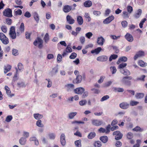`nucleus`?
<instances>
[{
  "label": "nucleus",
  "instance_id": "nucleus-1",
  "mask_svg": "<svg viewBox=\"0 0 147 147\" xmlns=\"http://www.w3.org/2000/svg\"><path fill=\"white\" fill-rule=\"evenodd\" d=\"M33 44L35 46H38L39 49H41L43 46V41L40 37H37L34 40Z\"/></svg>",
  "mask_w": 147,
  "mask_h": 147
},
{
  "label": "nucleus",
  "instance_id": "nucleus-2",
  "mask_svg": "<svg viewBox=\"0 0 147 147\" xmlns=\"http://www.w3.org/2000/svg\"><path fill=\"white\" fill-rule=\"evenodd\" d=\"M0 40L4 45H7L9 43L8 38L2 32H0Z\"/></svg>",
  "mask_w": 147,
  "mask_h": 147
},
{
  "label": "nucleus",
  "instance_id": "nucleus-3",
  "mask_svg": "<svg viewBox=\"0 0 147 147\" xmlns=\"http://www.w3.org/2000/svg\"><path fill=\"white\" fill-rule=\"evenodd\" d=\"M3 14L4 16L7 18H11L13 16L12 10L9 8L4 10L3 12Z\"/></svg>",
  "mask_w": 147,
  "mask_h": 147
},
{
  "label": "nucleus",
  "instance_id": "nucleus-4",
  "mask_svg": "<svg viewBox=\"0 0 147 147\" xmlns=\"http://www.w3.org/2000/svg\"><path fill=\"white\" fill-rule=\"evenodd\" d=\"M9 35L12 39H13L16 38V35L14 27L13 26L11 27L9 32Z\"/></svg>",
  "mask_w": 147,
  "mask_h": 147
},
{
  "label": "nucleus",
  "instance_id": "nucleus-5",
  "mask_svg": "<svg viewBox=\"0 0 147 147\" xmlns=\"http://www.w3.org/2000/svg\"><path fill=\"white\" fill-rule=\"evenodd\" d=\"M25 30V27L23 23H22L19 28L18 30H17V34L18 36L21 34L22 33L24 32Z\"/></svg>",
  "mask_w": 147,
  "mask_h": 147
},
{
  "label": "nucleus",
  "instance_id": "nucleus-6",
  "mask_svg": "<svg viewBox=\"0 0 147 147\" xmlns=\"http://www.w3.org/2000/svg\"><path fill=\"white\" fill-rule=\"evenodd\" d=\"M113 135L115 136V139L117 140L121 139L123 136L122 134L118 131H114L113 133Z\"/></svg>",
  "mask_w": 147,
  "mask_h": 147
},
{
  "label": "nucleus",
  "instance_id": "nucleus-7",
  "mask_svg": "<svg viewBox=\"0 0 147 147\" xmlns=\"http://www.w3.org/2000/svg\"><path fill=\"white\" fill-rule=\"evenodd\" d=\"M92 123L93 125L98 126L102 124V121L100 120L92 119Z\"/></svg>",
  "mask_w": 147,
  "mask_h": 147
},
{
  "label": "nucleus",
  "instance_id": "nucleus-8",
  "mask_svg": "<svg viewBox=\"0 0 147 147\" xmlns=\"http://www.w3.org/2000/svg\"><path fill=\"white\" fill-rule=\"evenodd\" d=\"M72 50L69 45H68L66 48L65 51H64L63 52L62 55L63 57H64L67 54V53H70L72 52Z\"/></svg>",
  "mask_w": 147,
  "mask_h": 147
},
{
  "label": "nucleus",
  "instance_id": "nucleus-9",
  "mask_svg": "<svg viewBox=\"0 0 147 147\" xmlns=\"http://www.w3.org/2000/svg\"><path fill=\"white\" fill-rule=\"evenodd\" d=\"M74 90L76 94H82L84 92L85 89L83 88L79 87L75 89Z\"/></svg>",
  "mask_w": 147,
  "mask_h": 147
},
{
  "label": "nucleus",
  "instance_id": "nucleus-10",
  "mask_svg": "<svg viewBox=\"0 0 147 147\" xmlns=\"http://www.w3.org/2000/svg\"><path fill=\"white\" fill-rule=\"evenodd\" d=\"M144 52L142 51H138L135 55L134 57V59L135 60L138 57L144 56Z\"/></svg>",
  "mask_w": 147,
  "mask_h": 147
},
{
  "label": "nucleus",
  "instance_id": "nucleus-11",
  "mask_svg": "<svg viewBox=\"0 0 147 147\" xmlns=\"http://www.w3.org/2000/svg\"><path fill=\"white\" fill-rule=\"evenodd\" d=\"M119 107L122 109H126L129 107V104L126 102H123L119 104Z\"/></svg>",
  "mask_w": 147,
  "mask_h": 147
},
{
  "label": "nucleus",
  "instance_id": "nucleus-12",
  "mask_svg": "<svg viewBox=\"0 0 147 147\" xmlns=\"http://www.w3.org/2000/svg\"><path fill=\"white\" fill-rule=\"evenodd\" d=\"M126 39L129 42H132L134 40L132 36L130 34L127 33L125 36Z\"/></svg>",
  "mask_w": 147,
  "mask_h": 147
},
{
  "label": "nucleus",
  "instance_id": "nucleus-13",
  "mask_svg": "<svg viewBox=\"0 0 147 147\" xmlns=\"http://www.w3.org/2000/svg\"><path fill=\"white\" fill-rule=\"evenodd\" d=\"M72 8L71 6L65 5H64L63 8V11L65 13H68L72 9Z\"/></svg>",
  "mask_w": 147,
  "mask_h": 147
},
{
  "label": "nucleus",
  "instance_id": "nucleus-14",
  "mask_svg": "<svg viewBox=\"0 0 147 147\" xmlns=\"http://www.w3.org/2000/svg\"><path fill=\"white\" fill-rule=\"evenodd\" d=\"M66 20L67 22L70 24H72L75 22V20L69 15L67 16Z\"/></svg>",
  "mask_w": 147,
  "mask_h": 147
},
{
  "label": "nucleus",
  "instance_id": "nucleus-15",
  "mask_svg": "<svg viewBox=\"0 0 147 147\" xmlns=\"http://www.w3.org/2000/svg\"><path fill=\"white\" fill-rule=\"evenodd\" d=\"M108 59V57L105 55H102L98 57L97 58L98 61L104 62L106 61Z\"/></svg>",
  "mask_w": 147,
  "mask_h": 147
},
{
  "label": "nucleus",
  "instance_id": "nucleus-16",
  "mask_svg": "<svg viewBox=\"0 0 147 147\" xmlns=\"http://www.w3.org/2000/svg\"><path fill=\"white\" fill-rule=\"evenodd\" d=\"M114 16L112 15L109 17L106 18L103 21V23L105 24H108L110 23L111 21L114 20Z\"/></svg>",
  "mask_w": 147,
  "mask_h": 147
},
{
  "label": "nucleus",
  "instance_id": "nucleus-17",
  "mask_svg": "<svg viewBox=\"0 0 147 147\" xmlns=\"http://www.w3.org/2000/svg\"><path fill=\"white\" fill-rule=\"evenodd\" d=\"M60 142L62 146H64L66 144L65 137V134H62L61 135Z\"/></svg>",
  "mask_w": 147,
  "mask_h": 147
},
{
  "label": "nucleus",
  "instance_id": "nucleus-18",
  "mask_svg": "<svg viewBox=\"0 0 147 147\" xmlns=\"http://www.w3.org/2000/svg\"><path fill=\"white\" fill-rule=\"evenodd\" d=\"M82 79L81 76L78 75L77 76L75 80H74L73 83L74 84H78L81 82Z\"/></svg>",
  "mask_w": 147,
  "mask_h": 147
},
{
  "label": "nucleus",
  "instance_id": "nucleus-19",
  "mask_svg": "<svg viewBox=\"0 0 147 147\" xmlns=\"http://www.w3.org/2000/svg\"><path fill=\"white\" fill-rule=\"evenodd\" d=\"M120 72L124 75L129 76L130 74V72L127 69H121L120 70Z\"/></svg>",
  "mask_w": 147,
  "mask_h": 147
},
{
  "label": "nucleus",
  "instance_id": "nucleus-20",
  "mask_svg": "<svg viewBox=\"0 0 147 147\" xmlns=\"http://www.w3.org/2000/svg\"><path fill=\"white\" fill-rule=\"evenodd\" d=\"M104 39L102 36L99 37L97 39V43L98 44L100 45H103L105 41Z\"/></svg>",
  "mask_w": 147,
  "mask_h": 147
},
{
  "label": "nucleus",
  "instance_id": "nucleus-21",
  "mask_svg": "<svg viewBox=\"0 0 147 147\" xmlns=\"http://www.w3.org/2000/svg\"><path fill=\"white\" fill-rule=\"evenodd\" d=\"M11 66L9 65H7L5 66L4 68V73L6 74L11 69Z\"/></svg>",
  "mask_w": 147,
  "mask_h": 147
},
{
  "label": "nucleus",
  "instance_id": "nucleus-22",
  "mask_svg": "<svg viewBox=\"0 0 147 147\" xmlns=\"http://www.w3.org/2000/svg\"><path fill=\"white\" fill-rule=\"evenodd\" d=\"M92 5L91 1L88 0L85 1L84 3V5L85 7H91Z\"/></svg>",
  "mask_w": 147,
  "mask_h": 147
},
{
  "label": "nucleus",
  "instance_id": "nucleus-23",
  "mask_svg": "<svg viewBox=\"0 0 147 147\" xmlns=\"http://www.w3.org/2000/svg\"><path fill=\"white\" fill-rule=\"evenodd\" d=\"M101 49H102L100 47H98L94 50H92L91 53L92 54L95 53L96 54H97L99 53Z\"/></svg>",
  "mask_w": 147,
  "mask_h": 147
},
{
  "label": "nucleus",
  "instance_id": "nucleus-24",
  "mask_svg": "<svg viewBox=\"0 0 147 147\" xmlns=\"http://www.w3.org/2000/svg\"><path fill=\"white\" fill-rule=\"evenodd\" d=\"M100 140L103 143H106L108 141V137L106 136H102L100 138Z\"/></svg>",
  "mask_w": 147,
  "mask_h": 147
},
{
  "label": "nucleus",
  "instance_id": "nucleus-25",
  "mask_svg": "<svg viewBox=\"0 0 147 147\" xmlns=\"http://www.w3.org/2000/svg\"><path fill=\"white\" fill-rule=\"evenodd\" d=\"M142 13V10L140 9H139L137 11V13L134 15V17L136 18H138L140 16Z\"/></svg>",
  "mask_w": 147,
  "mask_h": 147
},
{
  "label": "nucleus",
  "instance_id": "nucleus-26",
  "mask_svg": "<svg viewBox=\"0 0 147 147\" xmlns=\"http://www.w3.org/2000/svg\"><path fill=\"white\" fill-rule=\"evenodd\" d=\"M33 115L36 119H38V120L42 119L43 117V115L38 113L34 114Z\"/></svg>",
  "mask_w": 147,
  "mask_h": 147
},
{
  "label": "nucleus",
  "instance_id": "nucleus-27",
  "mask_svg": "<svg viewBox=\"0 0 147 147\" xmlns=\"http://www.w3.org/2000/svg\"><path fill=\"white\" fill-rule=\"evenodd\" d=\"M77 21L79 24L81 25L82 24L83 22V18L82 16H78L77 18Z\"/></svg>",
  "mask_w": 147,
  "mask_h": 147
},
{
  "label": "nucleus",
  "instance_id": "nucleus-28",
  "mask_svg": "<svg viewBox=\"0 0 147 147\" xmlns=\"http://www.w3.org/2000/svg\"><path fill=\"white\" fill-rule=\"evenodd\" d=\"M33 14L35 20L37 22H39V18L38 13L36 12H34Z\"/></svg>",
  "mask_w": 147,
  "mask_h": 147
},
{
  "label": "nucleus",
  "instance_id": "nucleus-29",
  "mask_svg": "<svg viewBox=\"0 0 147 147\" xmlns=\"http://www.w3.org/2000/svg\"><path fill=\"white\" fill-rule=\"evenodd\" d=\"M127 60V58L125 57H122L120 58L119 59L117 62V63L118 64L119 63H120L121 61L125 62Z\"/></svg>",
  "mask_w": 147,
  "mask_h": 147
},
{
  "label": "nucleus",
  "instance_id": "nucleus-30",
  "mask_svg": "<svg viewBox=\"0 0 147 147\" xmlns=\"http://www.w3.org/2000/svg\"><path fill=\"white\" fill-rule=\"evenodd\" d=\"M138 64L140 66L144 67L147 65V63L142 60L139 61Z\"/></svg>",
  "mask_w": 147,
  "mask_h": 147
},
{
  "label": "nucleus",
  "instance_id": "nucleus-31",
  "mask_svg": "<svg viewBox=\"0 0 147 147\" xmlns=\"http://www.w3.org/2000/svg\"><path fill=\"white\" fill-rule=\"evenodd\" d=\"M76 112H71L68 114L69 117L70 119H72L77 114Z\"/></svg>",
  "mask_w": 147,
  "mask_h": 147
},
{
  "label": "nucleus",
  "instance_id": "nucleus-32",
  "mask_svg": "<svg viewBox=\"0 0 147 147\" xmlns=\"http://www.w3.org/2000/svg\"><path fill=\"white\" fill-rule=\"evenodd\" d=\"M144 96L143 93H137L136 95V97L137 99H140L143 98Z\"/></svg>",
  "mask_w": 147,
  "mask_h": 147
},
{
  "label": "nucleus",
  "instance_id": "nucleus-33",
  "mask_svg": "<svg viewBox=\"0 0 147 147\" xmlns=\"http://www.w3.org/2000/svg\"><path fill=\"white\" fill-rule=\"evenodd\" d=\"M81 142V140L80 139L75 141V144L76 146V147H81L82 146Z\"/></svg>",
  "mask_w": 147,
  "mask_h": 147
},
{
  "label": "nucleus",
  "instance_id": "nucleus-34",
  "mask_svg": "<svg viewBox=\"0 0 147 147\" xmlns=\"http://www.w3.org/2000/svg\"><path fill=\"white\" fill-rule=\"evenodd\" d=\"M49 39V36L48 33H46L44 38V40L46 43L48 42Z\"/></svg>",
  "mask_w": 147,
  "mask_h": 147
},
{
  "label": "nucleus",
  "instance_id": "nucleus-35",
  "mask_svg": "<svg viewBox=\"0 0 147 147\" xmlns=\"http://www.w3.org/2000/svg\"><path fill=\"white\" fill-rule=\"evenodd\" d=\"M26 140L25 138L22 137L20 139L19 142L21 144L24 145L26 143Z\"/></svg>",
  "mask_w": 147,
  "mask_h": 147
},
{
  "label": "nucleus",
  "instance_id": "nucleus-36",
  "mask_svg": "<svg viewBox=\"0 0 147 147\" xmlns=\"http://www.w3.org/2000/svg\"><path fill=\"white\" fill-rule=\"evenodd\" d=\"M96 136V134L95 132H91L88 135V138L89 139L93 138Z\"/></svg>",
  "mask_w": 147,
  "mask_h": 147
},
{
  "label": "nucleus",
  "instance_id": "nucleus-37",
  "mask_svg": "<svg viewBox=\"0 0 147 147\" xmlns=\"http://www.w3.org/2000/svg\"><path fill=\"white\" fill-rule=\"evenodd\" d=\"M122 16L124 19L128 18L129 17L128 13L126 11H123V12Z\"/></svg>",
  "mask_w": 147,
  "mask_h": 147
},
{
  "label": "nucleus",
  "instance_id": "nucleus-38",
  "mask_svg": "<svg viewBox=\"0 0 147 147\" xmlns=\"http://www.w3.org/2000/svg\"><path fill=\"white\" fill-rule=\"evenodd\" d=\"M36 125L40 127H44V125L42 123V121L40 120H38L37 121Z\"/></svg>",
  "mask_w": 147,
  "mask_h": 147
},
{
  "label": "nucleus",
  "instance_id": "nucleus-39",
  "mask_svg": "<svg viewBox=\"0 0 147 147\" xmlns=\"http://www.w3.org/2000/svg\"><path fill=\"white\" fill-rule=\"evenodd\" d=\"M133 130L136 131L142 132L143 131V129H141L139 126H137L133 128Z\"/></svg>",
  "mask_w": 147,
  "mask_h": 147
},
{
  "label": "nucleus",
  "instance_id": "nucleus-40",
  "mask_svg": "<svg viewBox=\"0 0 147 147\" xmlns=\"http://www.w3.org/2000/svg\"><path fill=\"white\" fill-rule=\"evenodd\" d=\"M101 142L100 141H97L95 142L94 146L95 147H101Z\"/></svg>",
  "mask_w": 147,
  "mask_h": 147
},
{
  "label": "nucleus",
  "instance_id": "nucleus-41",
  "mask_svg": "<svg viewBox=\"0 0 147 147\" xmlns=\"http://www.w3.org/2000/svg\"><path fill=\"white\" fill-rule=\"evenodd\" d=\"M118 57V56L117 55L113 54L109 58V61H111L113 59H116Z\"/></svg>",
  "mask_w": 147,
  "mask_h": 147
},
{
  "label": "nucleus",
  "instance_id": "nucleus-42",
  "mask_svg": "<svg viewBox=\"0 0 147 147\" xmlns=\"http://www.w3.org/2000/svg\"><path fill=\"white\" fill-rule=\"evenodd\" d=\"M77 56V54L73 52L71 53V55L69 56V58L71 59H74Z\"/></svg>",
  "mask_w": 147,
  "mask_h": 147
},
{
  "label": "nucleus",
  "instance_id": "nucleus-43",
  "mask_svg": "<svg viewBox=\"0 0 147 147\" xmlns=\"http://www.w3.org/2000/svg\"><path fill=\"white\" fill-rule=\"evenodd\" d=\"M127 137L128 139H131L133 137V134L131 132H128L127 135Z\"/></svg>",
  "mask_w": 147,
  "mask_h": 147
},
{
  "label": "nucleus",
  "instance_id": "nucleus-44",
  "mask_svg": "<svg viewBox=\"0 0 147 147\" xmlns=\"http://www.w3.org/2000/svg\"><path fill=\"white\" fill-rule=\"evenodd\" d=\"M146 18H144L140 21L139 24V26L140 28H142L143 27V25L144 23L146 21Z\"/></svg>",
  "mask_w": 147,
  "mask_h": 147
},
{
  "label": "nucleus",
  "instance_id": "nucleus-45",
  "mask_svg": "<svg viewBox=\"0 0 147 147\" xmlns=\"http://www.w3.org/2000/svg\"><path fill=\"white\" fill-rule=\"evenodd\" d=\"M141 143V140H136V143L133 145V147H140Z\"/></svg>",
  "mask_w": 147,
  "mask_h": 147
},
{
  "label": "nucleus",
  "instance_id": "nucleus-46",
  "mask_svg": "<svg viewBox=\"0 0 147 147\" xmlns=\"http://www.w3.org/2000/svg\"><path fill=\"white\" fill-rule=\"evenodd\" d=\"M139 103V102L137 101L131 100L130 102V105L131 106H134L136 105Z\"/></svg>",
  "mask_w": 147,
  "mask_h": 147
},
{
  "label": "nucleus",
  "instance_id": "nucleus-47",
  "mask_svg": "<svg viewBox=\"0 0 147 147\" xmlns=\"http://www.w3.org/2000/svg\"><path fill=\"white\" fill-rule=\"evenodd\" d=\"M110 69L111 71L112 74H114L117 71V69H116L115 67L114 66L111 67H110Z\"/></svg>",
  "mask_w": 147,
  "mask_h": 147
},
{
  "label": "nucleus",
  "instance_id": "nucleus-48",
  "mask_svg": "<svg viewBox=\"0 0 147 147\" xmlns=\"http://www.w3.org/2000/svg\"><path fill=\"white\" fill-rule=\"evenodd\" d=\"M132 78L131 76H126L124 77L122 79V81L123 82H125V80H131Z\"/></svg>",
  "mask_w": 147,
  "mask_h": 147
},
{
  "label": "nucleus",
  "instance_id": "nucleus-49",
  "mask_svg": "<svg viewBox=\"0 0 147 147\" xmlns=\"http://www.w3.org/2000/svg\"><path fill=\"white\" fill-rule=\"evenodd\" d=\"M109 98V95H106L103 96L100 99L101 102L105 100H106Z\"/></svg>",
  "mask_w": 147,
  "mask_h": 147
},
{
  "label": "nucleus",
  "instance_id": "nucleus-50",
  "mask_svg": "<svg viewBox=\"0 0 147 147\" xmlns=\"http://www.w3.org/2000/svg\"><path fill=\"white\" fill-rule=\"evenodd\" d=\"M111 128V125L110 124H109L106 127V133L108 134L109 133L110 131Z\"/></svg>",
  "mask_w": 147,
  "mask_h": 147
},
{
  "label": "nucleus",
  "instance_id": "nucleus-51",
  "mask_svg": "<svg viewBox=\"0 0 147 147\" xmlns=\"http://www.w3.org/2000/svg\"><path fill=\"white\" fill-rule=\"evenodd\" d=\"M127 10L129 13H131L133 11V7L131 6H128L127 7Z\"/></svg>",
  "mask_w": 147,
  "mask_h": 147
},
{
  "label": "nucleus",
  "instance_id": "nucleus-52",
  "mask_svg": "<svg viewBox=\"0 0 147 147\" xmlns=\"http://www.w3.org/2000/svg\"><path fill=\"white\" fill-rule=\"evenodd\" d=\"M87 102V101L86 100H83L80 101L79 102V104L80 105L82 106L85 105Z\"/></svg>",
  "mask_w": 147,
  "mask_h": 147
},
{
  "label": "nucleus",
  "instance_id": "nucleus-53",
  "mask_svg": "<svg viewBox=\"0 0 147 147\" xmlns=\"http://www.w3.org/2000/svg\"><path fill=\"white\" fill-rule=\"evenodd\" d=\"M93 35V34L91 32H89L85 34V36L88 39H90Z\"/></svg>",
  "mask_w": 147,
  "mask_h": 147
},
{
  "label": "nucleus",
  "instance_id": "nucleus-54",
  "mask_svg": "<svg viewBox=\"0 0 147 147\" xmlns=\"http://www.w3.org/2000/svg\"><path fill=\"white\" fill-rule=\"evenodd\" d=\"M13 117L11 115H8L6 117L5 121L7 122H10L12 119Z\"/></svg>",
  "mask_w": 147,
  "mask_h": 147
},
{
  "label": "nucleus",
  "instance_id": "nucleus-55",
  "mask_svg": "<svg viewBox=\"0 0 147 147\" xmlns=\"http://www.w3.org/2000/svg\"><path fill=\"white\" fill-rule=\"evenodd\" d=\"M5 22L7 24L10 25L11 24L12 20L10 18H7L6 19Z\"/></svg>",
  "mask_w": 147,
  "mask_h": 147
},
{
  "label": "nucleus",
  "instance_id": "nucleus-56",
  "mask_svg": "<svg viewBox=\"0 0 147 147\" xmlns=\"http://www.w3.org/2000/svg\"><path fill=\"white\" fill-rule=\"evenodd\" d=\"M129 95L134 96L135 94V91L133 90H127L126 91Z\"/></svg>",
  "mask_w": 147,
  "mask_h": 147
},
{
  "label": "nucleus",
  "instance_id": "nucleus-57",
  "mask_svg": "<svg viewBox=\"0 0 147 147\" xmlns=\"http://www.w3.org/2000/svg\"><path fill=\"white\" fill-rule=\"evenodd\" d=\"M1 30L3 32L6 33L7 32V27L4 26H2L1 27Z\"/></svg>",
  "mask_w": 147,
  "mask_h": 147
},
{
  "label": "nucleus",
  "instance_id": "nucleus-58",
  "mask_svg": "<svg viewBox=\"0 0 147 147\" xmlns=\"http://www.w3.org/2000/svg\"><path fill=\"white\" fill-rule=\"evenodd\" d=\"M12 54L13 55L16 56L18 55V51L15 49H13L12 51Z\"/></svg>",
  "mask_w": 147,
  "mask_h": 147
},
{
  "label": "nucleus",
  "instance_id": "nucleus-59",
  "mask_svg": "<svg viewBox=\"0 0 147 147\" xmlns=\"http://www.w3.org/2000/svg\"><path fill=\"white\" fill-rule=\"evenodd\" d=\"M84 16L85 18L87 19L88 22L91 20V18L90 17L89 14L87 13H85Z\"/></svg>",
  "mask_w": 147,
  "mask_h": 147
},
{
  "label": "nucleus",
  "instance_id": "nucleus-60",
  "mask_svg": "<svg viewBox=\"0 0 147 147\" xmlns=\"http://www.w3.org/2000/svg\"><path fill=\"white\" fill-rule=\"evenodd\" d=\"M15 14L16 15H21L22 13V11L20 9H18V10L15 11Z\"/></svg>",
  "mask_w": 147,
  "mask_h": 147
},
{
  "label": "nucleus",
  "instance_id": "nucleus-61",
  "mask_svg": "<svg viewBox=\"0 0 147 147\" xmlns=\"http://www.w3.org/2000/svg\"><path fill=\"white\" fill-rule=\"evenodd\" d=\"M46 80H47L48 82V84L47 85V87L48 88H50L51 87L52 85V82L50 79H46Z\"/></svg>",
  "mask_w": 147,
  "mask_h": 147
},
{
  "label": "nucleus",
  "instance_id": "nucleus-62",
  "mask_svg": "<svg viewBox=\"0 0 147 147\" xmlns=\"http://www.w3.org/2000/svg\"><path fill=\"white\" fill-rule=\"evenodd\" d=\"M62 59L61 55L60 54H58L57 58V61L58 62H60Z\"/></svg>",
  "mask_w": 147,
  "mask_h": 147
},
{
  "label": "nucleus",
  "instance_id": "nucleus-63",
  "mask_svg": "<svg viewBox=\"0 0 147 147\" xmlns=\"http://www.w3.org/2000/svg\"><path fill=\"white\" fill-rule=\"evenodd\" d=\"M127 65L126 63H121L119 66V68L122 69L123 68L125 67Z\"/></svg>",
  "mask_w": 147,
  "mask_h": 147
},
{
  "label": "nucleus",
  "instance_id": "nucleus-64",
  "mask_svg": "<svg viewBox=\"0 0 147 147\" xmlns=\"http://www.w3.org/2000/svg\"><path fill=\"white\" fill-rule=\"evenodd\" d=\"M68 89L73 88H74V85L72 84H68L65 86Z\"/></svg>",
  "mask_w": 147,
  "mask_h": 147
}]
</instances>
